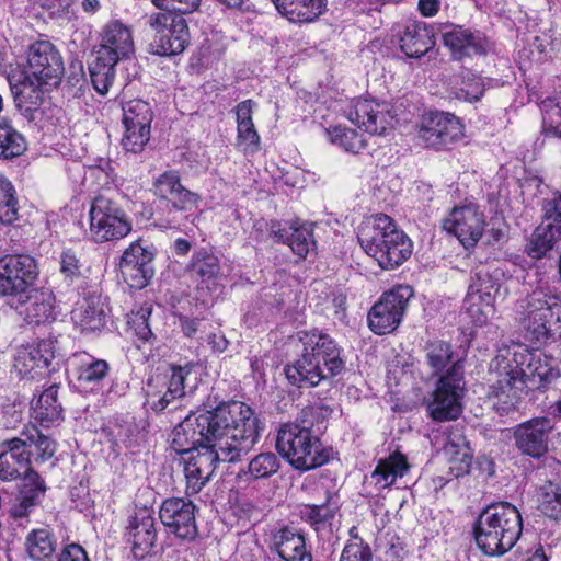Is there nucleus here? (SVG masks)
Wrapping results in <instances>:
<instances>
[{
	"label": "nucleus",
	"instance_id": "obj_31",
	"mask_svg": "<svg viewBox=\"0 0 561 561\" xmlns=\"http://www.w3.org/2000/svg\"><path fill=\"white\" fill-rule=\"evenodd\" d=\"M69 364L77 378L78 387L84 391L98 389L110 370L106 360L95 358L85 352L73 354Z\"/></svg>",
	"mask_w": 561,
	"mask_h": 561
},
{
	"label": "nucleus",
	"instance_id": "obj_26",
	"mask_svg": "<svg viewBox=\"0 0 561 561\" xmlns=\"http://www.w3.org/2000/svg\"><path fill=\"white\" fill-rule=\"evenodd\" d=\"M8 82L20 113L28 118L34 119V113L43 103V87L46 83H39L24 69H12L8 75Z\"/></svg>",
	"mask_w": 561,
	"mask_h": 561
},
{
	"label": "nucleus",
	"instance_id": "obj_38",
	"mask_svg": "<svg viewBox=\"0 0 561 561\" xmlns=\"http://www.w3.org/2000/svg\"><path fill=\"white\" fill-rule=\"evenodd\" d=\"M276 236L279 241L288 244L299 259H306L316 247L312 226L309 224L291 225L288 229H280Z\"/></svg>",
	"mask_w": 561,
	"mask_h": 561
},
{
	"label": "nucleus",
	"instance_id": "obj_37",
	"mask_svg": "<svg viewBox=\"0 0 561 561\" xmlns=\"http://www.w3.org/2000/svg\"><path fill=\"white\" fill-rule=\"evenodd\" d=\"M410 469L407 457L394 451L387 458L380 459L371 472V482L378 489L391 486L398 478H402Z\"/></svg>",
	"mask_w": 561,
	"mask_h": 561
},
{
	"label": "nucleus",
	"instance_id": "obj_42",
	"mask_svg": "<svg viewBox=\"0 0 561 561\" xmlns=\"http://www.w3.org/2000/svg\"><path fill=\"white\" fill-rule=\"evenodd\" d=\"M426 363L433 370V375H439L445 369L446 371L453 366L454 363L460 359H454V352L451 345L444 341H433L426 344L425 347Z\"/></svg>",
	"mask_w": 561,
	"mask_h": 561
},
{
	"label": "nucleus",
	"instance_id": "obj_23",
	"mask_svg": "<svg viewBox=\"0 0 561 561\" xmlns=\"http://www.w3.org/2000/svg\"><path fill=\"white\" fill-rule=\"evenodd\" d=\"M64 61L56 47L48 41L31 45L27 57V72L39 83L56 87L64 75Z\"/></svg>",
	"mask_w": 561,
	"mask_h": 561
},
{
	"label": "nucleus",
	"instance_id": "obj_11",
	"mask_svg": "<svg viewBox=\"0 0 561 561\" xmlns=\"http://www.w3.org/2000/svg\"><path fill=\"white\" fill-rule=\"evenodd\" d=\"M148 24L156 31V37L150 44V53L158 56H174L181 54L190 43L186 20L182 14L167 10L152 13Z\"/></svg>",
	"mask_w": 561,
	"mask_h": 561
},
{
	"label": "nucleus",
	"instance_id": "obj_4",
	"mask_svg": "<svg viewBox=\"0 0 561 561\" xmlns=\"http://www.w3.org/2000/svg\"><path fill=\"white\" fill-rule=\"evenodd\" d=\"M362 249L382 270H392L407 261L412 253V242L398 228L391 217L377 214L364 221L357 232Z\"/></svg>",
	"mask_w": 561,
	"mask_h": 561
},
{
	"label": "nucleus",
	"instance_id": "obj_33",
	"mask_svg": "<svg viewBox=\"0 0 561 561\" xmlns=\"http://www.w3.org/2000/svg\"><path fill=\"white\" fill-rule=\"evenodd\" d=\"M5 449L0 453V479L11 481L19 478L22 473L26 474L30 468L28 455L23 451V443L11 438L2 443Z\"/></svg>",
	"mask_w": 561,
	"mask_h": 561
},
{
	"label": "nucleus",
	"instance_id": "obj_58",
	"mask_svg": "<svg viewBox=\"0 0 561 561\" xmlns=\"http://www.w3.org/2000/svg\"><path fill=\"white\" fill-rule=\"evenodd\" d=\"M561 124V106L552 108L542 116V135L550 137L558 133V127Z\"/></svg>",
	"mask_w": 561,
	"mask_h": 561
},
{
	"label": "nucleus",
	"instance_id": "obj_60",
	"mask_svg": "<svg viewBox=\"0 0 561 561\" xmlns=\"http://www.w3.org/2000/svg\"><path fill=\"white\" fill-rule=\"evenodd\" d=\"M58 561H90L85 550L77 543L67 545L60 552Z\"/></svg>",
	"mask_w": 561,
	"mask_h": 561
},
{
	"label": "nucleus",
	"instance_id": "obj_12",
	"mask_svg": "<svg viewBox=\"0 0 561 561\" xmlns=\"http://www.w3.org/2000/svg\"><path fill=\"white\" fill-rule=\"evenodd\" d=\"M413 296V288L409 285H398L383 293L367 314L369 329L378 335L393 332L401 323Z\"/></svg>",
	"mask_w": 561,
	"mask_h": 561
},
{
	"label": "nucleus",
	"instance_id": "obj_39",
	"mask_svg": "<svg viewBox=\"0 0 561 561\" xmlns=\"http://www.w3.org/2000/svg\"><path fill=\"white\" fill-rule=\"evenodd\" d=\"M185 271L202 282L216 278L220 273V262L214 252L207 249L194 251Z\"/></svg>",
	"mask_w": 561,
	"mask_h": 561
},
{
	"label": "nucleus",
	"instance_id": "obj_55",
	"mask_svg": "<svg viewBox=\"0 0 561 561\" xmlns=\"http://www.w3.org/2000/svg\"><path fill=\"white\" fill-rule=\"evenodd\" d=\"M462 83L463 85L455 93L457 99L473 103L483 96L485 88L479 76L471 75Z\"/></svg>",
	"mask_w": 561,
	"mask_h": 561
},
{
	"label": "nucleus",
	"instance_id": "obj_62",
	"mask_svg": "<svg viewBox=\"0 0 561 561\" xmlns=\"http://www.w3.org/2000/svg\"><path fill=\"white\" fill-rule=\"evenodd\" d=\"M137 433L138 432L136 425L134 423L127 422L124 426L119 427L116 434V438L126 447H130L135 442Z\"/></svg>",
	"mask_w": 561,
	"mask_h": 561
},
{
	"label": "nucleus",
	"instance_id": "obj_5",
	"mask_svg": "<svg viewBox=\"0 0 561 561\" xmlns=\"http://www.w3.org/2000/svg\"><path fill=\"white\" fill-rule=\"evenodd\" d=\"M523 519L519 511L508 502L485 507L473 525L478 548L486 556L499 557L510 551L520 538Z\"/></svg>",
	"mask_w": 561,
	"mask_h": 561
},
{
	"label": "nucleus",
	"instance_id": "obj_7",
	"mask_svg": "<svg viewBox=\"0 0 561 561\" xmlns=\"http://www.w3.org/2000/svg\"><path fill=\"white\" fill-rule=\"evenodd\" d=\"M276 450L296 470L309 471L323 466L330 459L329 451L313 431L299 427L298 422L279 426Z\"/></svg>",
	"mask_w": 561,
	"mask_h": 561
},
{
	"label": "nucleus",
	"instance_id": "obj_47",
	"mask_svg": "<svg viewBox=\"0 0 561 561\" xmlns=\"http://www.w3.org/2000/svg\"><path fill=\"white\" fill-rule=\"evenodd\" d=\"M304 522L309 524L318 534L325 531L334 518V511L327 504H305L300 510Z\"/></svg>",
	"mask_w": 561,
	"mask_h": 561
},
{
	"label": "nucleus",
	"instance_id": "obj_24",
	"mask_svg": "<svg viewBox=\"0 0 561 561\" xmlns=\"http://www.w3.org/2000/svg\"><path fill=\"white\" fill-rule=\"evenodd\" d=\"M443 41L455 59L485 56L493 50V42L481 31L449 25L443 32Z\"/></svg>",
	"mask_w": 561,
	"mask_h": 561
},
{
	"label": "nucleus",
	"instance_id": "obj_30",
	"mask_svg": "<svg viewBox=\"0 0 561 561\" xmlns=\"http://www.w3.org/2000/svg\"><path fill=\"white\" fill-rule=\"evenodd\" d=\"M154 524V518L147 508L138 510L129 519L127 536L135 558L142 559L153 548L157 541Z\"/></svg>",
	"mask_w": 561,
	"mask_h": 561
},
{
	"label": "nucleus",
	"instance_id": "obj_17",
	"mask_svg": "<svg viewBox=\"0 0 561 561\" xmlns=\"http://www.w3.org/2000/svg\"><path fill=\"white\" fill-rule=\"evenodd\" d=\"M192 373L190 366H172L163 376L148 380L146 404L153 411L161 412L176 400L187 394L186 380Z\"/></svg>",
	"mask_w": 561,
	"mask_h": 561
},
{
	"label": "nucleus",
	"instance_id": "obj_28",
	"mask_svg": "<svg viewBox=\"0 0 561 561\" xmlns=\"http://www.w3.org/2000/svg\"><path fill=\"white\" fill-rule=\"evenodd\" d=\"M270 550L282 561H312L305 535L294 527L283 526L271 534Z\"/></svg>",
	"mask_w": 561,
	"mask_h": 561
},
{
	"label": "nucleus",
	"instance_id": "obj_2",
	"mask_svg": "<svg viewBox=\"0 0 561 561\" xmlns=\"http://www.w3.org/2000/svg\"><path fill=\"white\" fill-rule=\"evenodd\" d=\"M490 396L501 414L515 409L527 391H546L561 377L552 358L535 357L522 344L501 347L489 370Z\"/></svg>",
	"mask_w": 561,
	"mask_h": 561
},
{
	"label": "nucleus",
	"instance_id": "obj_54",
	"mask_svg": "<svg viewBox=\"0 0 561 561\" xmlns=\"http://www.w3.org/2000/svg\"><path fill=\"white\" fill-rule=\"evenodd\" d=\"M340 561H373V552L365 540H347Z\"/></svg>",
	"mask_w": 561,
	"mask_h": 561
},
{
	"label": "nucleus",
	"instance_id": "obj_63",
	"mask_svg": "<svg viewBox=\"0 0 561 561\" xmlns=\"http://www.w3.org/2000/svg\"><path fill=\"white\" fill-rule=\"evenodd\" d=\"M546 216L554 224L559 226V230L561 231V194L553 198L552 201H549L546 206Z\"/></svg>",
	"mask_w": 561,
	"mask_h": 561
},
{
	"label": "nucleus",
	"instance_id": "obj_59",
	"mask_svg": "<svg viewBox=\"0 0 561 561\" xmlns=\"http://www.w3.org/2000/svg\"><path fill=\"white\" fill-rule=\"evenodd\" d=\"M180 323H181V328H182L184 335L187 337H193L198 332H205L207 329V325L209 324L204 319H198V318L191 319L187 317L180 318Z\"/></svg>",
	"mask_w": 561,
	"mask_h": 561
},
{
	"label": "nucleus",
	"instance_id": "obj_19",
	"mask_svg": "<svg viewBox=\"0 0 561 561\" xmlns=\"http://www.w3.org/2000/svg\"><path fill=\"white\" fill-rule=\"evenodd\" d=\"M485 225L483 211L473 203L455 206L443 219V228L456 236L465 248L477 244Z\"/></svg>",
	"mask_w": 561,
	"mask_h": 561
},
{
	"label": "nucleus",
	"instance_id": "obj_44",
	"mask_svg": "<svg viewBox=\"0 0 561 561\" xmlns=\"http://www.w3.org/2000/svg\"><path fill=\"white\" fill-rule=\"evenodd\" d=\"M556 243V229L552 224L541 225L531 233L526 251L533 259L543 257Z\"/></svg>",
	"mask_w": 561,
	"mask_h": 561
},
{
	"label": "nucleus",
	"instance_id": "obj_1",
	"mask_svg": "<svg viewBox=\"0 0 561 561\" xmlns=\"http://www.w3.org/2000/svg\"><path fill=\"white\" fill-rule=\"evenodd\" d=\"M206 410L186 417L183 428L198 434V445L183 457L186 492L197 494L213 477L219 462H236L260 439V422L253 410L240 401H209Z\"/></svg>",
	"mask_w": 561,
	"mask_h": 561
},
{
	"label": "nucleus",
	"instance_id": "obj_8",
	"mask_svg": "<svg viewBox=\"0 0 561 561\" xmlns=\"http://www.w3.org/2000/svg\"><path fill=\"white\" fill-rule=\"evenodd\" d=\"M558 297L536 289L516 305L515 320L525 337L538 344L549 342Z\"/></svg>",
	"mask_w": 561,
	"mask_h": 561
},
{
	"label": "nucleus",
	"instance_id": "obj_41",
	"mask_svg": "<svg viewBox=\"0 0 561 561\" xmlns=\"http://www.w3.org/2000/svg\"><path fill=\"white\" fill-rule=\"evenodd\" d=\"M14 438L23 443L21 449L27 453L28 458L33 454V447L43 460L50 458L55 454V443L49 437L43 435L35 425L26 426L20 436Z\"/></svg>",
	"mask_w": 561,
	"mask_h": 561
},
{
	"label": "nucleus",
	"instance_id": "obj_16",
	"mask_svg": "<svg viewBox=\"0 0 561 561\" xmlns=\"http://www.w3.org/2000/svg\"><path fill=\"white\" fill-rule=\"evenodd\" d=\"M125 127L122 146L126 151L139 153L150 139L153 112L150 104L133 99L122 104Z\"/></svg>",
	"mask_w": 561,
	"mask_h": 561
},
{
	"label": "nucleus",
	"instance_id": "obj_13",
	"mask_svg": "<svg viewBox=\"0 0 561 561\" xmlns=\"http://www.w3.org/2000/svg\"><path fill=\"white\" fill-rule=\"evenodd\" d=\"M38 276L36 260L27 254L5 255L0 259V296L11 302L24 297Z\"/></svg>",
	"mask_w": 561,
	"mask_h": 561
},
{
	"label": "nucleus",
	"instance_id": "obj_35",
	"mask_svg": "<svg viewBox=\"0 0 561 561\" xmlns=\"http://www.w3.org/2000/svg\"><path fill=\"white\" fill-rule=\"evenodd\" d=\"M72 320L82 331H100L106 323L105 305L100 296H88L72 310Z\"/></svg>",
	"mask_w": 561,
	"mask_h": 561
},
{
	"label": "nucleus",
	"instance_id": "obj_49",
	"mask_svg": "<svg viewBox=\"0 0 561 561\" xmlns=\"http://www.w3.org/2000/svg\"><path fill=\"white\" fill-rule=\"evenodd\" d=\"M539 508L551 518L557 519L561 515V486L559 484L548 482L540 489Z\"/></svg>",
	"mask_w": 561,
	"mask_h": 561
},
{
	"label": "nucleus",
	"instance_id": "obj_57",
	"mask_svg": "<svg viewBox=\"0 0 561 561\" xmlns=\"http://www.w3.org/2000/svg\"><path fill=\"white\" fill-rule=\"evenodd\" d=\"M386 561H402L405 556L404 545L401 539L391 533H386L382 537Z\"/></svg>",
	"mask_w": 561,
	"mask_h": 561
},
{
	"label": "nucleus",
	"instance_id": "obj_3",
	"mask_svg": "<svg viewBox=\"0 0 561 561\" xmlns=\"http://www.w3.org/2000/svg\"><path fill=\"white\" fill-rule=\"evenodd\" d=\"M297 337L301 346L298 358L285 367L291 385L316 387L345 369L343 348L328 333L312 329L299 331Z\"/></svg>",
	"mask_w": 561,
	"mask_h": 561
},
{
	"label": "nucleus",
	"instance_id": "obj_43",
	"mask_svg": "<svg viewBox=\"0 0 561 561\" xmlns=\"http://www.w3.org/2000/svg\"><path fill=\"white\" fill-rule=\"evenodd\" d=\"M25 547L34 561H46L56 550L53 535L44 528L32 530L26 537Z\"/></svg>",
	"mask_w": 561,
	"mask_h": 561
},
{
	"label": "nucleus",
	"instance_id": "obj_22",
	"mask_svg": "<svg viewBox=\"0 0 561 561\" xmlns=\"http://www.w3.org/2000/svg\"><path fill=\"white\" fill-rule=\"evenodd\" d=\"M154 253L150 245H144L141 240L134 241L123 252L119 271L124 282L135 289L145 288L154 275Z\"/></svg>",
	"mask_w": 561,
	"mask_h": 561
},
{
	"label": "nucleus",
	"instance_id": "obj_27",
	"mask_svg": "<svg viewBox=\"0 0 561 561\" xmlns=\"http://www.w3.org/2000/svg\"><path fill=\"white\" fill-rule=\"evenodd\" d=\"M348 118L371 135H382L393 126L394 115L388 104L362 99L354 103Z\"/></svg>",
	"mask_w": 561,
	"mask_h": 561
},
{
	"label": "nucleus",
	"instance_id": "obj_29",
	"mask_svg": "<svg viewBox=\"0 0 561 561\" xmlns=\"http://www.w3.org/2000/svg\"><path fill=\"white\" fill-rule=\"evenodd\" d=\"M394 37L409 58H420L435 46L433 31L423 22L408 21L399 25Z\"/></svg>",
	"mask_w": 561,
	"mask_h": 561
},
{
	"label": "nucleus",
	"instance_id": "obj_9",
	"mask_svg": "<svg viewBox=\"0 0 561 561\" xmlns=\"http://www.w3.org/2000/svg\"><path fill=\"white\" fill-rule=\"evenodd\" d=\"M90 236L96 243L117 241L125 238L133 228L126 210L114 199L96 196L90 206Z\"/></svg>",
	"mask_w": 561,
	"mask_h": 561
},
{
	"label": "nucleus",
	"instance_id": "obj_14",
	"mask_svg": "<svg viewBox=\"0 0 561 561\" xmlns=\"http://www.w3.org/2000/svg\"><path fill=\"white\" fill-rule=\"evenodd\" d=\"M553 430L550 417L535 416L512 427L511 439L520 456L540 460L549 451Z\"/></svg>",
	"mask_w": 561,
	"mask_h": 561
},
{
	"label": "nucleus",
	"instance_id": "obj_53",
	"mask_svg": "<svg viewBox=\"0 0 561 561\" xmlns=\"http://www.w3.org/2000/svg\"><path fill=\"white\" fill-rule=\"evenodd\" d=\"M237 147L244 154H253L260 150V135L254 123L237 126Z\"/></svg>",
	"mask_w": 561,
	"mask_h": 561
},
{
	"label": "nucleus",
	"instance_id": "obj_20",
	"mask_svg": "<svg viewBox=\"0 0 561 561\" xmlns=\"http://www.w3.org/2000/svg\"><path fill=\"white\" fill-rule=\"evenodd\" d=\"M463 135V126L451 113L430 112L422 117L419 138L426 147L446 148L459 140Z\"/></svg>",
	"mask_w": 561,
	"mask_h": 561
},
{
	"label": "nucleus",
	"instance_id": "obj_56",
	"mask_svg": "<svg viewBox=\"0 0 561 561\" xmlns=\"http://www.w3.org/2000/svg\"><path fill=\"white\" fill-rule=\"evenodd\" d=\"M150 314V307H141L129 321L136 335L142 341H149L152 337V331L148 322Z\"/></svg>",
	"mask_w": 561,
	"mask_h": 561
},
{
	"label": "nucleus",
	"instance_id": "obj_34",
	"mask_svg": "<svg viewBox=\"0 0 561 561\" xmlns=\"http://www.w3.org/2000/svg\"><path fill=\"white\" fill-rule=\"evenodd\" d=\"M276 10L293 23H310L327 10V0H272Z\"/></svg>",
	"mask_w": 561,
	"mask_h": 561
},
{
	"label": "nucleus",
	"instance_id": "obj_21",
	"mask_svg": "<svg viewBox=\"0 0 561 561\" xmlns=\"http://www.w3.org/2000/svg\"><path fill=\"white\" fill-rule=\"evenodd\" d=\"M161 523L170 534L192 541L197 537L196 506L191 500L170 497L162 502L159 511Z\"/></svg>",
	"mask_w": 561,
	"mask_h": 561
},
{
	"label": "nucleus",
	"instance_id": "obj_45",
	"mask_svg": "<svg viewBox=\"0 0 561 561\" xmlns=\"http://www.w3.org/2000/svg\"><path fill=\"white\" fill-rule=\"evenodd\" d=\"M280 468L278 456L272 451L254 456L248 463V469L240 474L249 476L253 480L267 479Z\"/></svg>",
	"mask_w": 561,
	"mask_h": 561
},
{
	"label": "nucleus",
	"instance_id": "obj_48",
	"mask_svg": "<svg viewBox=\"0 0 561 561\" xmlns=\"http://www.w3.org/2000/svg\"><path fill=\"white\" fill-rule=\"evenodd\" d=\"M19 208L11 181L0 174V224L11 225L18 219Z\"/></svg>",
	"mask_w": 561,
	"mask_h": 561
},
{
	"label": "nucleus",
	"instance_id": "obj_18",
	"mask_svg": "<svg viewBox=\"0 0 561 561\" xmlns=\"http://www.w3.org/2000/svg\"><path fill=\"white\" fill-rule=\"evenodd\" d=\"M56 341L41 340L36 345H21L13 358V370L21 379H35L56 369Z\"/></svg>",
	"mask_w": 561,
	"mask_h": 561
},
{
	"label": "nucleus",
	"instance_id": "obj_46",
	"mask_svg": "<svg viewBox=\"0 0 561 561\" xmlns=\"http://www.w3.org/2000/svg\"><path fill=\"white\" fill-rule=\"evenodd\" d=\"M329 140L343 148L346 152L358 153L366 146V139L363 134L355 129L335 126L327 130Z\"/></svg>",
	"mask_w": 561,
	"mask_h": 561
},
{
	"label": "nucleus",
	"instance_id": "obj_25",
	"mask_svg": "<svg viewBox=\"0 0 561 561\" xmlns=\"http://www.w3.org/2000/svg\"><path fill=\"white\" fill-rule=\"evenodd\" d=\"M11 306L28 324L39 325L56 319V298L48 288H32Z\"/></svg>",
	"mask_w": 561,
	"mask_h": 561
},
{
	"label": "nucleus",
	"instance_id": "obj_40",
	"mask_svg": "<svg viewBox=\"0 0 561 561\" xmlns=\"http://www.w3.org/2000/svg\"><path fill=\"white\" fill-rule=\"evenodd\" d=\"M58 390L59 387L57 385L48 387L33 404L35 416L42 423H47L48 425L61 419L62 407L58 402Z\"/></svg>",
	"mask_w": 561,
	"mask_h": 561
},
{
	"label": "nucleus",
	"instance_id": "obj_61",
	"mask_svg": "<svg viewBox=\"0 0 561 561\" xmlns=\"http://www.w3.org/2000/svg\"><path fill=\"white\" fill-rule=\"evenodd\" d=\"M255 102L245 100L240 102L236 107L237 125L252 124V114L255 107Z\"/></svg>",
	"mask_w": 561,
	"mask_h": 561
},
{
	"label": "nucleus",
	"instance_id": "obj_36",
	"mask_svg": "<svg viewBox=\"0 0 561 561\" xmlns=\"http://www.w3.org/2000/svg\"><path fill=\"white\" fill-rule=\"evenodd\" d=\"M500 273L492 264H481L477 266L471 276L469 295H478L479 300L491 306L500 290Z\"/></svg>",
	"mask_w": 561,
	"mask_h": 561
},
{
	"label": "nucleus",
	"instance_id": "obj_15",
	"mask_svg": "<svg viewBox=\"0 0 561 561\" xmlns=\"http://www.w3.org/2000/svg\"><path fill=\"white\" fill-rule=\"evenodd\" d=\"M153 193L165 204L169 216V226H180L178 214L196 209L201 197L181 183V176L176 170H168L153 181Z\"/></svg>",
	"mask_w": 561,
	"mask_h": 561
},
{
	"label": "nucleus",
	"instance_id": "obj_52",
	"mask_svg": "<svg viewBox=\"0 0 561 561\" xmlns=\"http://www.w3.org/2000/svg\"><path fill=\"white\" fill-rule=\"evenodd\" d=\"M59 263L60 273L69 284H72L83 277V265L75 251L70 249L62 251Z\"/></svg>",
	"mask_w": 561,
	"mask_h": 561
},
{
	"label": "nucleus",
	"instance_id": "obj_64",
	"mask_svg": "<svg viewBox=\"0 0 561 561\" xmlns=\"http://www.w3.org/2000/svg\"><path fill=\"white\" fill-rule=\"evenodd\" d=\"M549 342L561 341V300L558 299L554 310V317L549 330Z\"/></svg>",
	"mask_w": 561,
	"mask_h": 561
},
{
	"label": "nucleus",
	"instance_id": "obj_32",
	"mask_svg": "<svg viewBox=\"0 0 561 561\" xmlns=\"http://www.w3.org/2000/svg\"><path fill=\"white\" fill-rule=\"evenodd\" d=\"M45 491V482L37 472L31 470L24 474L16 503L10 510L12 517L27 516L30 510L41 503Z\"/></svg>",
	"mask_w": 561,
	"mask_h": 561
},
{
	"label": "nucleus",
	"instance_id": "obj_51",
	"mask_svg": "<svg viewBox=\"0 0 561 561\" xmlns=\"http://www.w3.org/2000/svg\"><path fill=\"white\" fill-rule=\"evenodd\" d=\"M332 413V410L324 404L307 405L299 412L295 422L299 427L312 431L313 426L321 424Z\"/></svg>",
	"mask_w": 561,
	"mask_h": 561
},
{
	"label": "nucleus",
	"instance_id": "obj_50",
	"mask_svg": "<svg viewBox=\"0 0 561 561\" xmlns=\"http://www.w3.org/2000/svg\"><path fill=\"white\" fill-rule=\"evenodd\" d=\"M186 420L179 425L173 432V438L171 442L172 449L180 454L183 457H187L188 453L193 451V448L197 447L198 445V434L194 433V426L192 425L191 428H183L185 425Z\"/></svg>",
	"mask_w": 561,
	"mask_h": 561
},
{
	"label": "nucleus",
	"instance_id": "obj_10",
	"mask_svg": "<svg viewBox=\"0 0 561 561\" xmlns=\"http://www.w3.org/2000/svg\"><path fill=\"white\" fill-rule=\"evenodd\" d=\"M463 391V365L456 362L438 379L432 399L427 402L430 416L438 422L456 420L462 412L460 399Z\"/></svg>",
	"mask_w": 561,
	"mask_h": 561
},
{
	"label": "nucleus",
	"instance_id": "obj_6",
	"mask_svg": "<svg viewBox=\"0 0 561 561\" xmlns=\"http://www.w3.org/2000/svg\"><path fill=\"white\" fill-rule=\"evenodd\" d=\"M133 33L119 20L108 21L100 33V44L95 58L89 64V72L95 91L105 95L116 77V66L134 53Z\"/></svg>",
	"mask_w": 561,
	"mask_h": 561
}]
</instances>
